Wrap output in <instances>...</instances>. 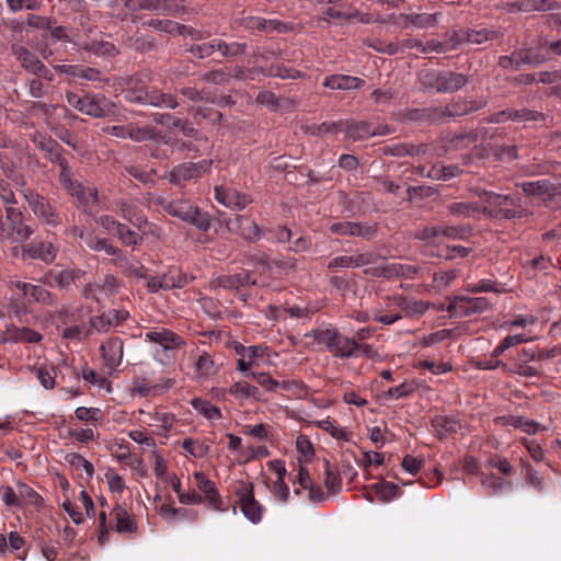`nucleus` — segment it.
<instances>
[{
    "label": "nucleus",
    "mask_w": 561,
    "mask_h": 561,
    "mask_svg": "<svg viewBox=\"0 0 561 561\" xmlns=\"http://www.w3.org/2000/svg\"><path fill=\"white\" fill-rule=\"evenodd\" d=\"M151 204L160 211L179 218L183 222L194 226L196 229L206 232L211 226V218L208 213L203 211L198 206L187 199H169L158 195L151 198Z\"/></svg>",
    "instance_id": "1"
},
{
    "label": "nucleus",
    "mask_w": 561,
    "mask_h": 561,
    "mask_svg": "<svg viewBox=\"0 0 561 561\" xmlns=\"http://www.w3.org/2000/svg\"><path fill=\"white\" fill-rule=\"evenodd\" d=\"M483 202V216L499 220H511L525 218L529 211L523 203L522 196L517 194L502 195L490 191L479 193Z\"/></svg>",
    "instance_id": "2"
},
{
    "label": "nucleus",
    "mask_w": 561,
    "mask_h": 561,
    "mask_svg": "<svg viewBox=\"0 0 561 561\" xmlns=\"http://www.w3.org/2000/svg\"><path fill=\"white\" fill-rule=\"evenodd\" d=\"M307 336H312L314 342L323 345L325 350L336 358H352L354 339L342 334L334 327L314 329L310 334H307Z\"/></svg>",
    "instance_id": "3"
},
{
    "label": "nucleus",
    "mask_w": 561,
    "mask_h": 561,
    "mask_svg": "<svg viewBox=\"0 0 561 561\" xmlns=\"http://www.w3.org/2000/svg\"><path fill=\"white\" fill-rule=\"evenodd\" d=\"M23 193L30 210L42 225L56 228L64 224L67 216H64L48 197L36 190H24Z\"/></svg>",
    "instance_id": "4"
},
{
    "label": "nucleus",
    "mask_w": 561,
    "mask_h": 561,
    "mask_svg": "<svg viewBox=\"0 0 561 561\" xmlns=\"http://www.w3.org/2000/svg\"><path fill=\"white\" fill-rule=\"evenodd\" d=\"M34 233V229L24 220L23 211L15 205L4 207L2 218L1 239L11 242H25Z\"/></svg>",
    "instance_id": "5"
},
{
    "label": "nucleus",
    "mask_w": 561,
    "mask_h": 561,
    "mask_svg": "<svg viewBox=\"0 0 561 561\" xmlns=\"http://www.w3.org/2000/svg\"><path fill=\"white\" fill-rule=\"evenodd\" d=\"M232 491L243 516L254 525L261 523L265 508L254 496L253 483L239 480L234 483Z\"/></svg>",
    "instance_id": "6"
},
{
    "label": "nucleus",
    "mask_w": 561,
    "mask_h": 561,
    "mask_svg": "<svg viewBox=\"0 0 561 561\" xmlns=\"http://www.w3.org/2000/svg\"><path fill=\"white\" fill-rule=\"evenodd\" d=\"M124 7L130 12L146 10L169 16L185 13L183 0H125Z\"/></svg>",
    "instance_id": "7"
},
{
    "label": "nucleus",
    "mask_w": 561,
    "mask_h": 561,
    "mask_svg": "<svg viewBox=\"0 0 561 561\" xmlns=\"http://www.w3.org/2000/svg\"><path fill=\"white\" fill-rule=\"evenodd\" d=\"M11 53L25 71L42 77L48 82L54 80L53 72L42 62V60H39V58L34 53H32L26 47L19 44H13L11 46Z\"/></svg>",
    "instance_id": "8"
},
{
    "label": "nucleus",
    "mask_w": 561,
    "mask_h": 561,
    "mask_svg": "<svg viewBox=\"0 0 561 561\" xmlns=\"http://www.w3.org/2000/svg\"><path fill=\"white\" fill-rule=\"evenodd\" d=\"M85 275V271L79 267L59 268L54 267L48 270L41 282L51 288L59 290H69L72 285L80 280Z\"/></svg>",
    "instance_id": "9"
},
{
    "label": "nucleus",
    "mask_w": 561,
    "mask_h": 561,
    "mask_svg": "<svg viewBox=\"0 0 561 561\" xmlns=\"http://www.w3.org/2000/svg\"><path fill=\"white\" fill-rule=\"evenodd\" d=\"M66 100L71 106L85 115L95 118L105 117L107 115V104L105 98L103 96L98 98L91 94L80 96L75 92H67Z\"/></svg>",
    "instance_id": "10"
},
{
    "label": "nucleus",
    "mask_w": 561,
    "mask_h": 561,
    "mask_svg": "<svg viewBox=\"0 0 561 561\" xmlns=\"http://www.w3.org/2000/svg\"><path fill=\"white\" fill-rule=\"evenodd\" d=\"M493 304L486 297L456 296L447 310L459 317H470L490 310Z\"/></svg>",
    "instance_id": "11"
},
{
    "label": "nucleus",
    "mask_w": 561,
    "mask_h": 561,
    "mask_svg": "<svg viewBox=\"0 0 561 561\" xmlns=\"http://www.w3.org/2000/svg\"><path fill=\"white\" fill-rule=\"evenodd\" d=\"M211 160H201L196 163L185 162L175 165L168 174V179L173 184H181L201 178L210 170Z\"/></svg>",
    "instance_id": "12"
},
{
    "label": "nucleus",
    "mask_w": 561,
    "mask_h": 561,
    "mask_svg": "<svg viewBox=\"0 0 561 561\" xmlns=\"http://www.w3.org/2000/svg\"><path fill=\"white\" fill-rule=\"evenodd\" d=\"M175 385L173 378H160L157 382H151L145 377H135L131 382L130 391L134 396L140 398H153L162 396Z\"/></svg>",
    "instance_id": "13"
},
{
    "label": "nucleus",
    "mask_w": 561,
    "mask_h": 561,
    "mask_svg": "<svg viewBox=\"0 0 561 561\" xmlns=\"http://www.w3.org/2000/svg\"><path fill=\"white\" fill-rule=\"evenodd\" d=\"M214 284L219 288L240 293L239 298L247 301L249 294L241 291L248 287L254 286L256 284V278L252 272L241 271L240 273L232 275H221L214 282Z\"/></svg>",
    "instance_id": "14"
},
{
    "label": "nucleus",
    "mask_w": 561,
    "mask_h": 561,
    "mask_svg": "<svg viewBox=\"0 0 561 561\" xmlns=\"http://www.w3.org/2000/svg\"><path fill=\"white\" fill-rule=\"evenodd\" d=\"M146 341L157 344L164 352L180 350L185 346V341L175 332L165 328H153L146 332Z\"/></svg>",
    "instance_id": "15"
},
{
    "label": "nucleus",
    "mask_w": 561,
    "mask_h": 561,
    "mask_svg": "<svg viewBox=\"0 0 561 561\" xmlns=\"http://www.w3.org/2000/svg\"><path fill=\"white\" fill-rule=\"evenodd\" d=\"M13 285L28 301H34L47 307L57 305V296L41 285L21 280L14 282Z\"/></svg>",
    "instance_id": "16"
},
{
    "label": "nucleus",
    "mask_w": 561,
    "mask_h": 561,
    "mask_svg": "<svg viewBox=\"0 0 561 561\" xmlns=\"http://www.w3.org/2000/svg\"><path fill=\"white\" fill-rule=\"evenodd\" d=\"M500 32L491 28H465L454 33L451 41L454 42L453 48L461 44L481 45L489 41L495 39L500 36Z\"/></svg>",
    "instance_id": "17"
},
{
    "label": "nucleus",
    "mask_w": 561,
    "mask_h": 561,
    "mask_svg": "<svg viewBox=\"0 0 561 561\" xmlns=\"http://www.w3.org/2000/svg\"><path fill=\"white\" fill-rule=\"evenodd\" d=\"M234 351L239 356L237 360L238 370L244 373H250L249 369L257 366V359L265 356L267 346L265 345H251L244 346L242 344H237L234 346Z\"/></svg>",
    "instance_id": "18"
},
{
    "label": "nucleus",
    "mask_w": 561,
    "mask_h": 561,
    "mask_svg": "<svg viewBox=\"0 0 561 561\" xmlns=\"http://www.w3.org/2000/svg\"><path fill=\"white\" fill-rule=\"evenodd\" d=\"M215 199L219 204L234 210H242L252 203L249 195L240 193L236 188L225 186L215 187Z\"/></svg>",
    "instance_id": "19"
},
{
    "label": "nucleus",
    "mask_w": 561,
    "mask_h": 561,
    "mask_svg": "<svg viewBox=\"0 0 561 561\" xmlns=\"http://www.w3.org/2000/svg\"><path fill=\"white\" fill-rule=\"evenodd\" d=\"M330 231L337 236L359 237L366 240L376 234V228L360 222L336 221L330 226Z\"/></svg>",
    "instance_id": "20"
},
{
    "label": "nucleus",
    "mask_w": 561,
    "mask_h": 561,
    "mask_svg": "<svg viewBox=\"0 0 561 561\" xmlns=\"http://www.w3.org/2000/svg\"><path fill=\"white\" fill-rule=\"evenodd\" d=\"M194 479L198 490L204 493V502H206L215 511L226 512L227 508L224 507L222 499L215 483L209 480L203 472H195Z\"/></svg>",
    "instance_id": "21"
},
{
    "label": "nucleus",
    "mask_w": 561,
    "mask_h": 561,
    "mask_svg": "<svg viewBox=\"0 0 561 561\" xmlns=\"http://www.w3.org/2000/svg\"><path fill=\"white\" fill-rule=\"evenodd\" d=\"M378 260V255L374 252L357 253L354 255H340L333 257L329 264L328 270L362 267L366 265H374Z\"/></svg>",
    "instance_id": "22"
},
{
    "label": "nucleus",
    "mask_w": 561,
    "mask_h": 561,
    "mask_svg": "<svg viewBox=\"0 0 561 561\" xmlns=\"http://www.w3.org/2000/svg\"><path fill=\"white\" fill-rule=\"evenodd\" d=\"M417 268L412 265H404L398 263L385 264V265H375L371 267H367L364 270V274L370 277H410L412 274H415Z\"/></svg>",
    "instance_id": "23"
},
{
    "label": "nucleus",
    "mask_w": 561,
    "mask_h": 561,
    "mask_svg": "<svg viewBox=\"0 0 561 561\" xmlns=\"http://www.w3.org/2000/svg\"><path fill=\"white\" fill-rule=\"evenodd\" d=\"M23 256L39 260L45 264H51L57 255V249L50 241L35 240L22 249Z\"/></svg>",
    "instance_id": "24"
},
{
    "label": "nucleus",
    "mask_w": 561,
    "mask_h": 561,
    "mask_svg": "<svg viewBox=\"0 0 561 561\" xmlns=\"http://www.w3.org/2000/svg\"><path fill=\"white\" fill-rule=\"evenodd\" d=\"M112 263L126 277H134L136 279L147 278V267L136 257L125 255L122 250H119L118 254L113 257Z\"/></svg>",
    "instance_id": "25"
},
{
    "label": "nucleus",
    "mask_w": 561,
    "mask_h": 561,
    "mask_svg": "<svg viewBox=\"0 0 561 561\" xmlns=\"http://www.w3.org/2000/svg\"><path fill=\"white\" fill-rule=\"evenodd\" d=\"M123 341L118 336H111L100 346L104 365L108 370L116 369L123 359Z\"/></svg>",
    "instance_id": "26"
},
{
    "label": "nucleus",
    "mask_w": 561,
    "mask_h": 561,
    "mask_svg": "<svg viewBox=\"0 0 561 561\" xmlns=\"http://www.w3.org/2000/svg\"><path fill=\"white\" fill-rule=\"evenodd\" d=\"M227 227L230 231L237 232L249 241L257 240L261 234L257 224L250 217L242 215H237L233 219L228 220Z\"/></svg>",
    "instance_id": "27"
},
{
    "label": "nucleus",
    "mask_w": 561,
    "mask_h": 561,
    "mask_svg": "<svg viewBox=\"0 0 561 561\" xmlns=\"http://www.w3.org/2000/svg\"><path fill=\"white\" fill-rule=\"evenodd\" d=\"M115 520L114 529L119 533L134 534L137 531V522L134 515L123 505L116 504L112 510Z\"/></svg>",
    "instance_id": "28"
},
{
    "label": "nucleus",
    "mask_w": 561,
    "mask_h": 561,
    "mask_svg": "<svg viewBox=\"0 0 561 561\" xmlns=\"http://www.w3.org/2000/svg\"><path fill=\"white\" fill-rule=\"evenodd\" d=\"M396 305L402 310V316L408 318L419 317L424 314L432 306L430 301L413 300L403 295L393 297Z\"/></svg>",
    "instance_id": "29"
},
{
    "label": "nucleus",
    "mask_w": 561,
    "mask_h": 561,
    "mask_svg": "<svg viewBox=\"0 0 561 561\" xmlns=\"http://www.w3.org/2000/svg\"><path fill=\"white\" fill-rule=\"evenodd\" d=\"M364 83L363 79L347 75H331L325 77L323 81V85L332 90L359 89Z\"/></svg>",
    "instance_id": "30"
},
{
    "label": "nucleus",
    "mask_w": 561,
    "mask_h": 561,
    "mask_svg": "<svg viewBox=\"0 0 561 561\" xmlns=\"http://www.w3.org/2000/svg\"><path fill=\"white\" fill-rule=\"evenodd\" d=\"M432 426L440 439L461 430L460 421L454 415H436L432 420Z\"/></svg>",
    "instance_id": "31"
},
{
    "label": "nucleus",
    "mask_w": 561,
    "mask_h": 561,
    "mask_svg": "<svg viewBox=\"0 0 561 561\" xmlns=\"http://www.w3.org/2000/svg\"><path fill=\"white\" fill-rule=\"evenodd\" d=\"M145 93V105L167 108H175L179 105L173 94L161 92L157 88L148 87Z\"/></svg>",
    "instance_id": "32"
},
{
    "label": "nucleus",
    "mask_w": 561,
    "mask_h": 561,
    "mask_svg": "<svg viewBox=\"0 0 561 561\" xmlns=\"http://www.w3.org/2000/svg\"><path fill=\"white\" fill-rule=\"evenodd\" d=\"M486 102L484 100L481 101H467V100H457L450 104L446 105L447 116L458 117L467 115L471 112L478 111L484 107Z\"/></svg>",
    "instance_id": "33"
},
{
    "label": "nucleus",
    "mask_w": 561,
    "mask_h": 561,
    "mask_svg": "<svg viewBox=\"0 0 561 561\" xmlns=\"http://www.w3.org/2000/svg\"><path fill=\"white\" fill-rule=\"evenodd\" d=\"M161 131L152 125L139 126L137 123H129V139L135 142L158 140Z\"/></svg>",
    "instance_id": "34"
},
{
    "label": "nucleus",
    "mask_w": 561,
    "mask_h": 561,
    "mask_svg": "<svg viewBox=\"0 0 561 561\" xmlns=\"http://www.w3.org/2000/svg\"><path fill=\"white\" fill-rule=\"evenodd\" d=\"M55 70L88 81H95L100 77V71L94 68H83L73 65H57L55 66Z\"/></svg>",
    "instance_id": "35"
},
{
    "label": "nucleus",
    "mask_w": 561,
    "mask_h": 561,
    "mask_svg": "<svg viewBox=\"0 0 561 561\" xmlns=\"http://www.w3.org/2000/svg\"><path fill=\"white\" fill-rule=\"evenodd\" d=\"M162 278L164 282V290H171L175 288H183L188 284V276L180 268L172 266L169 267L163 274Z\"/></svg>",
    "instance_id": "36"
},
{
    "label": "nucleus",
    "mask_w": 561,
    "mask_h": 561,
    "mask_svg": "<svg viewBox=\"0 0 561 561\" xmlns=\"http://www.w3.org/2000/svg\"><path fill=\"white\" fill-rule=\"evenodd\" d=\"M468 78L463 73L443 71L442 73V88L444 93H453L460 90L466 85Z\"/></svg>",
    "instance_id": "37"
},
{
    "label": "nucleus",
    "mask_w": 561,
    "mask_h": 561,
    "mask_svg": "<svg viewBox=\"0 0 561 561\" xmlns=\"http://www.w3.org/2000/svg\"><path fill=\"white\" fill-rule=\"evenodd\" d=\"M68 194L76 197L83 206L94 205L99 198L94 186H83L80 182H77L73 191H69Z\"/></svg>",
    "instance_id": "38"
},
{
    "label": "nucleus",
    "mask_w": 561,
    "mask_h": 561,
    "mask_svg": "<svg viewBox=\"0 0 561 561\" xmlns=\"http://www.w3.org/2000/svg\"><path fill=\"white\" fill-rule=\"evenodd\" d=\"M370 488L386 503L400 497L402 494L401 489L397 484L385 480L374 483Z\"/></svg>",
    "instance_id": "39"
},
{
    "label": "nucleus",
    "mask_w": 561,
    "mask_h": 561,
    "mask_svg": "<svg viewBox=\"0 0 561 561\" xmlns=\"http://www.w3.org/2000/svg\"><path fill=\"white\" fill-rule=\"evenodd\" d=\"M481 484L486 490L488 495H496L512 486V482L510 480L499 478L493 473L483 476L481 478Z\"/></svg>",
    "instance_id": "40"
},
{
    "label": "nucleus",
    "mask_w": 561,
    "mask_h": 561,
    "mask_svg": "<svg viewBox=\"0 0 561 561\" xmlns=\"http://www.w3.org/2000/svg\"><path fill=\"white\" fill-rule=\"evenodd\" d=\"M343 130L353 140H360L371 136V127L366 122H343Z\"/></svg>",
    "instance_id": "41"
},
{
    "label": "nucleus",
    "mask_w": 561,
    "mask_h": 561,
    "mask_svg": "<svg viewBox=\"0 0 561 561\" xmlns=\"http://www.w3.org/2000/svg\"><path fill=\"white\" fill-rule=\"evenodd\" d=\"M229 393L239 399L261 400V391L257 387L248 382L238 381L229 388Z\"/></svg>",
    "instance_id": "42"
},
{
    "label": "nucleus",
    "mask_w": 561,
    "mask_h": 561,
    "mask_svg": "<svg viewBox=\"0 0 561 561\" xmlns=\"http://www.w3.org/2000/svg\"><path fill=\"white\" fill-rule=\"evenodd\" d=\"M195 375L198 378H207L216 373L215 363L207 352H202L194 363Z\"/></svg>",
    "instance_id": "43"
},
{
    "label": "nucleus",
    "mask_w": 561,
    "mask_h": 561,
    "mask_svg": "<svg viewBox=\"0 0 561 561\" xmlns=\"http://www.w3.org/2000/svg\"><path fill=\"white\" fill-rule=\"evenodd\" d=\"M36 146L45 152L46 158L54 162L62 152L64 148L50 137H41L35 140Z\"/></svg>",
    "instance_id": "44"
},
{
    "label": "nucleus",
    "mask_w": 561,
    "mask_h": 561,
    "mask_svg": "<svg viewBox=\"0 0 561 561\" xmlns=\"http://www.w3.org/2000/svg\"><path fill=\"white\" fill-rule=\"evenodd\" d=\"M561 8V4L557 1L548 0H520L518 2V9L525 12L531 11H552Z\"/></svg>",
    "instance_id": "45"
},
{
    "label": "nucleus",
    "mask_w": 561,
    "mask_h": 561,
    "mask_svg": "<svg viewBox=\"0 0 561 561\" xmlns=\"http://www.w3.org/2000/svg\"><path fill=\"white\" fill-rule=\"evenodd\" d=\"M85 244L89 249L93 251H104L106 254L116 256L118 254L119 249L114 247L107 239L98 238L93 234H87Z\"/></svg>",
    "instance_id": "46"
},
{
    "label": "nucleus",
    "mask_w": 561,
    "mask_h": 561,
    "mask_svg": "<svg viewBox=\"0 0 561 561\" xmlns=\"http://www.w3.org/2000/svg\"><path fill=\"white\" fill-rule=\"evenodd\" d=\"M522 190L526 195L546 196L551 195L553 185L547 180H538L523 183Z\"/></svg>",
    "instance_id": "47"
},
{
    "label": "nucleus",
    "mask_w": 561,
    "mask_h": 561,
    "mask_svg": "<svg viewBox=\"0 0 561 561\" xmlns=\"http://www.w3.org/2000/svg\"><path fill=\"white\" fill-rule=\"evenodd\" d=\"M263 73L267 77L280 79H298L302 77L299 70L287 67L284 64H272Z\"/></svg>",
    "instance_id": "48"
},
{
    "label": "nucleus",
    "mask_w": 561,
    "mask_h": 561,
    "mask_svg": "<svg viewBox=\"0 0 561 561\" xmlns=\"http://www.w3.org/2000/svg\"><path fill=\"white\" fill-rule=\"evenodd\" d=\"M148 25L157 31H161L173 35H184L186 30L184 24H180L172 20L152 19L148 22Z\"/></svg>",
    "instance_id": "49"
},
{
    "label": "nucleus",
    "mask_w": 561,
    "mask_h": 561,
    "mask_svg": "<svg viewBox=\"0 0 561 561\" xmlns=\"http://www.w3.org/2000/svg\"><path fill=\"white\" fill-rule=\"evenodd\" d=\"M247 377L253 378L256 383H259L261 387L265 388L267 391L275 392L277 388L280 386L283 389H288V383L286 381H283L282 383L271 377L267 373H247Z\"/></svg>",
    "instance_id": "50"
},
{
    "label": "nucleus",
    "mask_w": 561,
    "mask_h": 561,
    "mask_svg": "<svg viewBox=\"0 0 561 561\" xmlns=\"http://www.w3.org/2000/svg\"><path fill=\"white\" fill-rule=\"evenodd\" d=\"M191 403H192V407L194 408V410L197 411L198 413H201L206 419H208V420L221 419V412H220L219 408L211 404L209 401L203 400L199 398H194Z\"/></svg>",
    "instance_id": "51"
},
{
    "label": "nucleus",
    "mask_w": 561,
    "mask_h": 561,
    "mask_svg": "<svg viewBox=\"0 0 561 561\" xmlns=\"http://www.w3.org/2000/svg\"><path fill=\"white\" fill-rule=\"evenodd\" d=\"M472 227L470 225L449 226L442 224L440 237L453 240H463L471 234Z\"/></svg>",
    "instance_id": "52"
},
{
    "label": "nucleus",
    "mask_w": 561,
    "mask_h": 561,
    "mask_svg": "<svg viewBox=\"0 0 561 561\" xmlns=\"http://www.w3.org/2000/svg\"><path fill=\"white\" fill-rule=\"evenodd\" d=\"M442 73L443 71L430 70L421 75L420 81L424 90L443 92L442 88Z\"/></svg>",
    "instance_id": "53"
},
{
    "label": "nucleus",
    "mask_w": 561,
    "mask_h": 561,
    "mask_svg": "<svg viewBox=\"0 0 561 561\" xmlns=\"http://www.w3.org/2000/svg\"><path fill=\"white\" fill-rule=\"evenodd\" d=\"M216 50L221 54L222 57H236L244 54L247 45L242 43H226L222 39H215Z\"/></svg>",
    "instance_id": "54"
},
{
    "label": "nucleus",
    "mask_w": 561,
    "mask_h": 561,
    "mask_svg": "<svg viewBox=\"0 0 561 561\" xmlns=\"http://www.w3.org/2000/svg\"><path fill=\"white\" fill-rule=\"evenodd\" d=\"M324 484L328 491L332 494L337 493L341 490L342 480L340 473L331 468L329 460L324 459Z\"/></svg>",
    "instance_id": "55"
},
{
    "label": "nucleus",
    "mask_w": 561,
    "mask_h": 561,
    "mask_svg": "<svg viewBox=\"0 0 561 561\" xmlns=\"http://www.w3.org/2000/svg\"><path fill=\"white\" fill-rule=\"evenodd\" d=\"M115 327L110 311L90 319V329L84 333L89 335L93 330L98 332H107L111 328Z\"/></svg>",
    "instance_id": "56"
},
{
    "label": "nucleus",
    "mask_w": 561,
    "mask_h": 561,
    "mask_svg": "<svg viewBox=\"0 0 561 561\" xmlns=\"http://www.w3.org/2000/svg\"><path fill=\"white\" fill-rule=\"evenodd\" d=\"M12 339L16 342H23V343H38L42 341L43 335L30 328L22 327L16 328L14 327L12 329Z\"/></svg>",
    "instance_id": "57"
},
{
    "label": "nucleus",
    "mask_w": 561,
    "mask_h": 561,
    "mask_svg": "<svg viewBox=\"0 0 561 561\" xmlns=\"http://www.w3.org/2000/svg\"><path fill=\"white\" fill-rule=\"evenodd\" d=\"M442 12L430 13H413L412 25L417 28L434 27L439 23Z\"/></svg>",
    "instance_id": "58"
},
{
    "label": "nucleus",
    "mask_w": 561,
    "mask_h": 561,
    "mask_svg": "<svg viewBox=\"0 0 561 561\" xmlns=\"http://www.w3.org/2000/svg\"><path fill=\"white\" fill-rule=\"evenodd\" d=\"M65 460L68 465L76 469H83L88 478H92L94 474L93 465L87 460L82 455L77 453H69L65 456Z\"/></svg>",
    "instance_id": "59"
},
{
    "label": "nucleus",
    "mask_w": 561,
    "mask_h": 561,
    "mask_svg": "<svg viewBox=\"0 0 561 561\" xmlns=\"http://www.w3.org/2000/svg\"><path fill=\"white\" fill-rule=\"evenodd\" d=\"M466 290L472 294L477 293H497L501 294L504 291L503 287L500 286L494 280L491 279H481L477 284H468L466 286Z\"/></svg>",
    "instance_id": "60"
},
{
    "label": "nucleus",
    "mask_w": 561,
    "mask_h": 561,
    "mask_svg": "<svg viewBox=\"0 0 561 561\" xmlns=\"http://www.w3.org/2000/svg\"><path fill=\"white\" fill-rule=\"evenodd\" d=\"M113 236L118 238L125 245H136L142 241V238L136 231L129 229L122 222H119Z\"/></svg>",
    "instance_id": "61"
},
{
    "label": "nucleus",
    "mask_w": 561,
    "mask_h": 561,
    "mask_svg": "<svg viewBox=\"0 0 561 561\" xmlns=\"http://www.w3.org/2000/svg\"><path fill=\"white\" fill-rule=\"evenodd\" d=\"M556 265L552 262V259L550 256L539 255L537 257H534L533 260L528 261L526 264V272L528 274L533 273V276L536 274V272H545L550 267H554Z\"/></svg>",
    "instance_id": "62"
},
{
    "label": "nucleus",
    "mask_w": 561,
    "mask_h": 561,
    "mask_svg": "<svg viewBox=\"0 0 561 561\" xmlns=\"http://www.w3.org/2000/svg\"><path fill=\"white\" fill-rule=\"evenodd\" d=\"M35 376L45 389L55 387L56 373L54 367L39 366L34 369Z\"/></svg>",
    "instance_id": "63"
},
{
    "label": "nucleus",
    "mask_w": 561,
    "mask_h": 561,
    "mask_svg": "<svg viewBox=\"0 0 561 561\" xmlns=\"http://www.w3.org/2000/svg\"><path fill=\"white\" fill-rule=\"evenodd\" d=\"M187 51L198 59L208 58L216 51L215 39L191 45Z\"/></svg>",
    "instance_id": "64"
}]
</instances>
